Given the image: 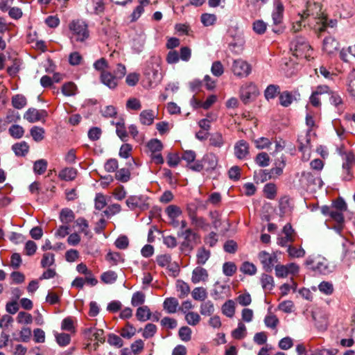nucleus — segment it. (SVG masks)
I'll return each instance as SVG.
<instances>
[{
  "label": "nucleus",
  "instance_id": "f257e3e1",
  "mask_svg": "<svg viewBox=\"0 0 355 355\" xmlns=\"http://www.w3.org/2000/svg\"><path fill=\"white\" fill-rule=\"evenodd\" d=\"M161 61L157 57H151L146 64L144 69V76L148 80L149 85H157L162 78L161 71Z\"/></svg>",
  "mask_w": 355,
  "mask_h": 355
},
{
  "label": "nucleus",
  "instance_id": "f03ea898",
  "mask_svg": "<svg viewBox=\"0 0 355 355\" xmlns=\"http://www.w3.org/2000/svg\"><path fill=\"white\" fill-rule=\"evenodd\" d=\"M69 28L72 33V39L77 42H83L89 36L88 26L83 20H73L69 24Z\"/></svg>",
  "mask_w": 355,
  "mask_h": 355
},
{
  "label": "nucleus",
  "instance_id": "7ed1b4c3",
  "mask_svg": "<svg viewBox=\"0 0 355 355\" xmlns=\"http://www.w3.org/2000/svg\"><path fill=\"white\" fill-rule=\"evenodd\" d=\"M304 264L309 269L320 275H327L331 272L328 261L324 258L309 257Z\"/></svg>",
  "mask_w": 355,
  "mask_h": 355
},
{
  "label": "nucleus",
  "instance_id": "20e7f679",
  "mask_svg": "<svg viewBox=\"0 0 355 355\" xmlns=\"http://www.w3.org/2000/svg\"><path fill=\"white\" fill-rule=\"evenodd\" d=\"M290 49L293 51V55L296 57L304 56L306 58L310 56L309 51H311L310 44L302 37H297L293 40L291 42Z\"/></svg>",
  "mask_w": 355,
  "mask_h": 355
},
{
  "label": "nucleus",
  "instance_id": "39448f33",
  "mask_svg": "<svg viewBox=\"0 0 355 355\" xmlns=\"http://www.w3.org/2000/svg\"><path fill=\"white\" fill-rule=\"evenodd\" d=\"M178 236L184 239V241L181 243L182 249L191 251L198 238V234L191 228H187L184 230H180L178 232Z\"/></svg>",
  "mask_w": 355,
  "mask_h": 355
},
{
  "label": "nucleus",
  "instance_id": "423d86ee",
  "mask_svg": "<svg viewBox=\"0 0 355 355\" xmlns=\"http://www.w3.org/2000/svg\"><path fill=\"white\" fill-rule=\"evenodd\" d=\"M259 94L257 86L250 83L243 85L240 89V98L241 101L248 104L253 101Z\"/></svg>",
  "mask_w": 355,
  "mask_h": 355
},
{
  "label": "nucleus",
  "instance_id": "0eeeda50",
  "mask_svg": "<svg viewBox=\"0 0 355 355\" xmlns=\"http://www.w3.org/2000/svg\"><path fill=\"white\" fill-rule=\"evenodd\" d=\"M258 258L263 266V270L267 272H272L274 265L277 263V257L275 253L270 254L266 251H261Z\"/></svg>",
  "mask_w": 355,
  "mask_h": 355
},
{
  "label": "nucleus",
  "instance_id": "6e6552de",
  "mask_svg": "<svg viewBox=\"0 0 355 355\" xmlns=\"http://www.w3.org/2000/svg\"><path fill=\"white\" fill-rule=\"evenodd\" d=\"M251 66L242 59L235 60L232 66L233 73L239 77H247L251 73Z\"/></svg>",
  "mask_w": 355,
  "mask_h": 355
},
{
  "label": "nucleus",
  "instance_id": "1a4fd4ad",
  "mask_svg": "<svg viewBox=\"0 0 355 355\" xmlns=\"http://www.w3.org/2000/svg\"><path fill=\"white\" fill-rule=\"evenodd\" d=\"M147 200L148 198L143 195L130 196L126 200V205L131 209H135L137 207L145 209L148 207Z\"/></svg>",
  "mask_w": 355,
  "mask_h": 355
},
{
  "label": "nucleus",
  "instance_id": "9d476101",
  "mask_svg": "<svg viewBox=\"0 0 355 355\" xmlns=\"http://www.w3.org/2000/svg\"><path fill=\"white\" fill-rule=\"evenodd\" d=\"M48 116V113L44 110H37L31 107L24 114V119L27 120L30 123H35L44 119Z\"/></svg>",
  "mask_w": 355,
  "mask_h": 355
},
{
  "label": "nucleus",
  "instance_id": "9b49d317",
  "mask_svg": "<svg viewBox=\"0 0 355 355\" xmlns=\"http://www.w3.org/2000/svg\"><path fill=\"white\" fill-rule=\"evenodd\" d=\"M338 150L344 159L343 168L347 174H349L351 168L355 166V155L352 152H343L341 148H338Z\"/></svg>",
  "mask_w": 355,
  "mask_h": 355
},
{
  "label": "nucleus",
  "instance_id": "f8f14e48",
  "mask_svg": "<svg viewBox=\"0 0 355 355\" xmlns=\"http://www.w3.org/2000/svg\"><path fill=\"white\" fill-rule=\"evenodd\" d=\"M284 8L280 0L274 1V10L272 13L273 24L278 25L282 23Z\"/></svg>",
  "mask_w": 355,
  "mask_h": 355
},
{
  "label": "nucleus",
  "instance_id": "ddd939ff",
  "mask_svg": "<svg viewBox=\"0 0 355 355\" xmlns=\"http://www.w3.org/2000/svg\"><path fill=\"white\" fill-rule=\"evenodd\" d=\"M234 154L239 159H245L249 154V144L245 140H239L234 146Z\"/></svg>",
  "mask_w": 355,
  "mask_h": 355
},
{
  "label": "nucleus",
  "instance_id": "4468645a",
  "mask_svg": "<svg viewBox=\"0 0 355 355\" xmlns=\"http://www.w3.org/2000/svg\"><path fill=\"white\" fill-rule=\"evenodd\" d=\"M101 81L110 89H114L118 85V80L109 71H101Z\"/></svg>",
  "mask_w": 355,
  "mask_h": 355
},
{
  "label": "nucleus",
  "instance_id": "2eb2a0df",
  "mask_svg": "<svg viewBox=\"0 0 355 355\" xmlns=\"http://www.w3.org/2000/svg\"><path fill=\"white\" fill-rule=\"evenodd\" d=\"M208 278V272L206 269L198 266L192 272L191 282L193 284H198L200 282H205Z\"/></svg>",
  "mask_w": 355,
  "mask_h": 355
},
{
  "label": "nucleus",
  "instance_id": "dca6fc26",
  "mask_svg": "<svg viewBox=\"0 0 355 355\" xmlns=\"http://www.w3.org/2000/svg\"><path fill=\"white\" fill-rule=\"evenodd\" d=\"M315 18H318L319 21L318 24H321V26L318 28V32L322 33L325 31L327 26L334 28L337 24L336 19H331L327 22V18L323 13H317Z\"/></svg>",
  "mask_w": 355,
  "mask_h": 355
},
{
  "label": "nucleus",
  "instance_id": "f3484780",
  "mask_svg": "<svg viewBox=\"0 0 355 355\" xmlns=\"http://www.w3.org/2000/svg\"><path fill=\"white\" fill-rule=\"evenodd\" d=\"M339 43L332 37H325L323 40V50L328 54L334 53L338 50Z\"/></svg>",
  "mask_w": 355,
  "mask_h": 355
},
{
  "label": "nucleus",
  "instance_id": "a211bd4d",
  "mask_svg": "<svg viewBox=\"0 0 355 355\" xmlns=\"http://www.w3.org/2000/svg\"><path fill=\"white\" fill-rule=\"evenodd\" d=\"M179 306L178 300L175 297H167L163 303L164 309L168 313H174L177 311Z\"/></svg>",
  "mask_w": 355,
  "mask_h": 355
},
{
  "label": "nucleus",
  "instance_id": "6ab92c4d",
  "mask_svg": "<svg viewBox=\"0 0 355 355\" xmlns=\"http://www.w3.org/2000/svg\"><path fill=\"white\" fill-rule=\"evenodd\" d=\"M155 117V114L153 110H143L139 115L140 122L143 125H151Z\"/></svg>",
  "mask_w": 355,
  "mask_h": 355
},
{
  "label": "nucleus",
  "instance_id": "aec40b11",
  "mask_svg": "<svg viewBox=\"0 0 355 355\" xmlns=\"http://www.w3.org/2000/svg\"><path fill=\"white\" fill-rule=\"evenodd\" d=\"M151 311L148 306H139L137 309L136 317L140 322H145L151 318Z\"/></svg>",
  "mask_w": 355,
  "mask_h": 355
},
{
  "label": "nucleus",
  "instance_id": "412c9836",
  "mask_svg": "<svg viewBox=\"0 0 355 355\" xmlns=\"http://www.w3.org/2000/svg\"><path fill=\"white\" fill-rule=\"evenodd\" d=\"M77 170L73 168H65L60 171L58 177L64 181H71L76 178Z\"/></svg>",
  "mask_w": 355,
  "mask_h": 355
},
{
  "label": "nucleus",
  "instance_id": "4be33fe9",
  "mask_svg": "<svg viewBox=\"0 0 355 355\" xmlns=\"http://www.w3.org/2000/svg\"><path fill=\"white\" fill-rule=\"evenodd\" d=\"M310 132L311 130H308L304 135H302L298 137L300 144L298 148L301 152H306L310 148Z\"/></svg>",
  "mask_w": 355,
  "mask_h": 355
},
{
  "label": "nucleus",
  "instance_id": "5701e85b",
  "mask_svg": "<svg viewBox=\"0 0 355 355\" xmlns=\"http://www.w3.org/2000/svg\"><path fill=\"white\" fill-rule=\"evenodd\" d=\"M12 149L17 156L24 157L28 153L29 146L26 141H21L14 144L12 146Z\"/></svg>",
  "mask_w": 355,
  "mask_h": 355
},
{
  "label": "nucleus",
  "instance_id": "b1692460",
  "mask_svg": "<svg viewBox=\"0 0 355 355\" xmlns=\"http://www.w3.org/2000/svg\"><path fill=\"white\" fill-rule=\"evenodd\" d=\"M272 178V176L270 170L260 169L258 171H255L254 173V179L257 183H263L268 180H270Z\"/></svg>",
  "mask_w": 355,
  "mask_h": 355
},
{
  "label": "nucleus",
  "instance_id": "393cba45",
  "mask_svg": "<svg viewBox=\"0 0 355 355\" xmlns=\"http://www.w3.org/2000/svg\"><path fill=\"white\" fill-rule=\"evenodd\" d=\"M261 284L263 289L265 291H271L275 286L273 277L265 273L261 275Z\"/></svg>",
  "mask_w": 355,
  "mask_h": 355
},
{
  "label": "nucleus",
  "instance_id": "a878e982",
  "mask_svg": "<svg viewBox=\"0 0 355 355\" xmlns=\"http://www.w3.org/2000/svg\"><path fill=\"white\" fill-rule=\"evenodd\" d=\"M75 218L73 211L70 209H62L60 214V219L62 223L69 224Z\"/></svg>",
  "mask_w": 355,
  "mask_h": 355
},
{
  "label": "nucleus",
  "instance_id": "bb28decb",
  "mask_svg": "<svg viewBox=\"0 0 355 355\" xmlns=\"http://www.w3.org/2000/svg\"><path fill=\"white\" fill-rule=\"evenodd\" d=\"M222 313L228 318H232L235 313V304L233 300H229L222 306Z\"/></svg>",
  "mask_w": 355,
  "mask_h": 355
},
{
  "label": "nucleus",
  "instance_id": "cd10ccee",
  "mask_svg": "<svg viewBox=\"0 0 355 355\" xmlns=\"http://www.w3.org/2000/svg\"><path fill=\"white\" fill-rule=\"evenodd\" d=\"M47 164V161L44 159L35 161L33 164L34 173L37 175H42L46 171Z\"/></svg>",
  "mask_w": 355,
  "mask_h": 355
},
{
  "label": "nucleus",
  "instance_id": "c85d7f7f",
  "mask_svg": "<svg viewBox=\"0 0 355 355\" xmlns=\"http://www.w3.org/2000/svg\"><path fill=\"white\" fill-rule=\"evenodd\" d=\"M26 98L22 94H16L12 98V105L16 109H22L26 106Z\"/></svg>",
  "mask_w": 355,
  "mask_h": 355
},
{
  "label": "nucleus",
  "instance_id": "c756f323",
  "mask_svg": "<svg viewBox=\"0 0 355 355\" xmlns=\"http://www.w3.org/2000/svg\"><path fill=\"white\" fill-rule=\"evenodd\" d=\"M210 255L209 250H206L205 248H200L196 254L197 263L204 265L210 257Z\"/></svg>",
  "mask_w": 355,
  "mask_h": 355
},
{
  "label": "nucleus",
  "instance_id": "7c9ffc66",
  "mask_svg": "<svg viewBox=\"0 0 355 355\" xmlns=\"http://www.w3.org/2000/svg\"><path fill=\"white\" fill-rule=\"evenodd\" d=\"M44 129L39 126H33L30 133L34 141L39 142L41 141L44 137Z\"/></svg>",
  "mask_w": 355,
  "mask_h": 355
},
{
  "label": "nucleus",
  "instance_id": "2f4dec72",
  "mask_svg": "<svg viewBox=\"0 0 355 355\" xmlns=\"http://www.w3.org/2000/svg\"><path fill=\"white\" fill-rule=\"evenodd\" d=\"M209 143L211 146L216 148H220L224 144L223 135L220 132H214L211 135L209 138Z\"/></svg>",
  "mask_w": 355,
  "mask_h": 355
},
{
  "label": "nucleus",
  "instance_id": "473e14b6",
  "mask_svg": "<svg viewBox=\"0 0 355 355\" xmlns=\"http://www.w3.org/2000/svg\"><path fill=\"white\" fill-rule=\"evenodd\" d=\"M246 335V327L245 324L240 322L238 324V327L232 331V336L234 338L237 340L243 339Z\"/></svg>",
  "mask_w": 355,
  "mask_h": 355
},
{
  "label": "nucleus",
  "instance_id": "72a5a7b5",
  "mask_svg": "<svg viewBox=\"0 0 355 355\" xmlns=\"http://www.w3.org/2000/svg\"><path fill=\"white\" fill-rule=\"evenodd\" d=\"M191 224L196 227L202 229L207 231L209 227V224L207 222L206 219L201 216H196L191 220Z\"/></svg>",
  "mask_w": 355,
  "mask_h": 355
},
{
  "label": "nucleus",
  "instance_id": "f704fd0d",
  "mask_svg": "<svg viewBox=\"0 0 355 355\" xmlns=\"http://www.w3.org/2000/svg\"><path fill=\"white\" fill-rule=\"evenodd\" d=\"M287 252L291 258H300L305 255V250L302 248H297L291 245H288Z\"/></svg>",
  "mask_w": 355,
  "mask_h": 355
},
{
  "label": "nucleus",
  "instance_id": "c9c22d12",
  "mask_svg": "<svg viewBox=\"0 0 355 355\" xmlns=\"http://www.w3.org/2000/svg\"><path fill=\"white\" fill-rule=\"evenodd\" d=\"M115 178L121 182H127L130 179V172L128 168H122L116 171Z\"/></svg>",
  "mask_w": 355,
  "mask_h": 355
},
{
  "label": "nucleus",
  "instance_id": "e433bc0d",
  "mask_svg": "<svg viewBox=\"0 0 355 355\" xmlns=\"http://www.w3.org/2000/svg\"><path fill=\"white\" fill-rule=\"evenodd\" d=\"M203 162L207 164V170H214L217 166L218 159L215 155L211 153L204 156Z\"/></svg>",
  "mask_w": 355,
  "mask_h": 355
},
{
  "label": "nucleus",
  "instance_id": "4c0bfd02",
  "mask_svg": "<svg viewBox=\"0 0 355 355\" xmlns=\"http://www.w3.org/2000/svg\"><path fill=\"white\" fill-rule=\"evenodd\" d=\"M147 146L152 153H159L163 148L162 143L161 142L160 140H159L157 139H150L148 142Z\"/></svg>",
  "mask_w": 355,
  "mask_h": 355
},
{
  "label": "nucleus",
  "instance_id": "58836bf2",
  "mask_svg": "<svg viewBox=\"0 0 355 355\" xmlns=\"http://www.w3.org/2000/svg\"><path fill=\"white\" fill-rule=\"evenodd\" d=\"M255 162L261 167L268 166L270 164L269 155L264 152L260 153L256 156Z\"/></svg>",
  "mask_w": 355,
  "mask_h": 355
},
{
  "label": "nucleus",
  "instance_id": "ea45409f",
  "mask_svg": "<svg viewBox=\"0 0 355 355\" xmlns=\"http://www.w3.org/2000/svg\"><path fill=\"white\" fill-rule=\"evenodd\" d=\"M146 299L145 294L141 291H137L133 293L131 299V304L133 306H137L144 303Z\"/></svg>",
  "mask_w": 355,
  "mask_h": 355
},
{
  "label": "nucleus",
  "instance_id": "a19ab883",
  "mask_svg": "<svg viewBox=\"0 0 355 355\" xmlns=\"http://www.w3.org/2000/svg\"><path fill=\"white\" fill-rule=\"evenodd\" d=\"M165 211L170 218H177L182 213L180 208L175 205L168 206Z\"/></svg>",
  "mask_w": 355,
  "mask_h": 355
},
{
  "label": "nucleus",
  "instance_id": "79ce46f5",
  "mask_svg": "<svg viewBox=\"0 0 355 355\" xmlns=\"http://www.w3.org/2000/svg\"><path fill=\"white\" fill-rule=\"evenodd\" d=\"M76 86L73 83H64L62 87V92L66 96H71L76 94Z\"/></svg>",
  "mask_w": 355,
  "mask_h": 355
},
{
  "label": "nucleus",
  "instance_id": "37998d69",
  "mask_svg": "<svg viewBox=\"0 0 355 355\" xmlns=\"http://www.w3.org/2000/svg\"><path fill=\"white\" fill-rule=\"evenodd\" d=\"M266 28L267 24L263 20L258 19L254 21L252 24V29L257 34L263 35L265 33Z\"/></svg>",
  "mask_w": 355,
  "mask_h": 355
},
{
  "label": "nucleus",
  "instance_id": "c03bdc74",
  "mask_svg": "<svg viewBox=\"0 0 355 355\" xmlns=\"http://www.w3.org/2000/svg\"><path fill=\"white\" fill-rule=\"evenodd\" d=\"M279 321L277 317L274 314L267 315L264 318L265 325L270 329H275L278 325Z\"/></svg>",
  "mask_w": 355,
  "mask_h": 355
},
{
  "label": "nucleus",
  "instance_id": "a18cd8bd",
  "mask_svg": "<svg viewBox=\"0 0 355 355\" xmlns=\"http://www.w3.org/2000/svg\"><path fill=\"white\" fill-rule=\"evenodd\" d=\"M200 313L203 315H211L214 312V306L211 301L203 302L200 305Z\"/></svg>",
  "mask_w": 355,
  "mask_h": 355
},
{
  "label": "nucleus",
  "instance_id": "49530a36",
  "mask_svg": "<svg viewBox=\"0 0 355 355\" xmlns=\"http://www.w3.org/2000/svg\"><path fill=\"white\" fill-rule=\"evenodd\" d=\"M55 263V256L52 253H44L41 260V266L46 268L53 266Z\"/></svg>",
  "mask_w": 355,
  "mask_h": 355
},
{
  "label": "nucleus",
  "instance_id": "de8ad7c7",
  "mask_svg": "<svg viewBox=\"0 0 355 355\" xmlns=\"http://www.w3.org/2000/svg\"><path fill=\"white\" fill-rule=\"evenodd\" d=\"M329 95L330 96L329 101L331 105L339 108L343 104V98L338 92L331 90Z\"/></svg>",
  "mask_w": 355,
  "mask_h": 355
},
{
  "label": "nucleus",
  "instance_id": "09e8293b",
  "mask_svg": "<svg viewBox=\"0 0 355 355\" xmlns=\"http://www.w3.org/2000/svg\"><path fill=\"white\" fill-rule=\"evenodd\" d=\"M293 100V96L289 92L285 91L280 94L279 102L282 106H289L292 103Z\"/></svg>",
  "mask_w": 355,
  "mask_h": 355
},
{
  "label": "nucleus",
  "instance_id": "8fccbe9b",
  "mask_svg": "<svg viewBox=\"0 0 355 355\" xmlns=\"http://www.w3.org/2000/svg\"><path fill=\"white\" fill-rule=\"evenodd\" d=\"M157 332V327L153 323H148L144 329L142 336L144 338H150L154 336Z\"/></svg>",
  "mask_w": 355,
  "mask_h": 355
},
{
  "label": "nucleus",
  "instance_id": "3c124183",
  "mask_svg": "<svg viewBox=\"0 0 355 355\" xmlns=\"http://www.w3.org/2000/svg\"><path fill=\"white\" fill-rule=\"evenodd\" d=\"M187 322L191 326L196 325L200 320V316L196 312H188L185 315Z\"/></svg>",
  "mask_w": 355,
  "mask_h": 355
},
{
  "label": "nucleus",
  "instance_id": "603ef678",
  "mask_svg": "<svg viewBox=\"0 0 355 355\" xmlns=\"http://www.w3.org/2000/svg\"><path fill=\"white\" fill-rule=\"evenodd\" d=\"M191 295L194 300L203 301L207 297V291L202 287H197L193 290Z\"/></svg>",
  "mask_w": 355,
  "mask_h": 355
},
{
  "label": "nucleus",
  "instance_id": "864d4df0",
  "mask_svg": "<svg viewBox=\"0 0 355 355\" xmlns=\"http://www.w3.org/2000/svg\"><path fill=\"white\" fill-rule=\"evenodd\" d=\"M263 192L268 199H274L276 196V187L272 183H268L263 188Z\"/></svg>",
  "mask_w": 355,
  "mask_h": 355
},
{
  "label": "nucleus",
  "instance_id": "5fc2aeb1",
  "mask_svg": "<svg viewBox=\"0 0 355 355\" xmlns=\"http://www.w3.org/2000/svg\"><path fill=\"white\" fill-rule=\"evenodd\" d=\"M241 271H242L244 274H247L249 275H255L257 272L256 266L248 261H245L243 263L240 268Z\"/></svg>",
  "mask_w": 355,
  "mask_h": 355
},
{
  "label": "nucleus",
  "instance_id": "6e6d98bb",
  "mask_svg": "<svg viewBox=\"0 0 355 355\" xmlns=\"http://www.w3.org/2000/svg\"><path fill=\"white\" fill-rule=\"evenodd\" d=\"M9 133L10 135L16 139H19L23 137L24 133V128L19 125H12L9 128Z\"/></svg>",
  "mask_w": 355,
  "mask_h": 355
},
{
  "label": "nucleus",
  "instance_id": "4d7b16f0",
  "mask_svg": "<svg viewBox=\"0 0 355 355\" xmlns=\"http://www.w3.org/2000/svg\"><path fill=\"white\" fill-rule=\"evenodd\" d=\"M117 279V275L114 271L105 272L101 275V280L105 284H113Z\"/></svg>",
  "mask_w": 355,
  "mask_h": 355
},
{
  "label": "nucleus",
  "instance_id": "13d9d810",
  "mask_svg": "<svg viewBox=\"0 0 355 355\" xmlns=\"http://www.w3.org/2000/svg\"><path fill=\"white\" fill-rule=\"evenodd\" d=\"M178 291L180 292V298H184L188 295L190 292V288L188 284L183 281H178L177 284Z\"/></svg>",
  "mask_w": 355,
  "mask_h": 355
},
{
  "label": "nucleus",
  "instance_id": "bf43d9fd",
  "mask_svg": "<svg viewBox=\"0 0 355 355\" xmlns=\"http://www.w3.org/2000/svg\"><path fill=\"white\" fill-rule=\"evenodd\" d=\"M107 343L110 345L115 346L118 348H120L123 345V340L114 334H110L108 335Z\"/></svg>",
  "mask_w": 355,
  "mask_h": 355
},
{
  "label": "nucleus",
  "instance_id": "052dcab7",
  "mask_svg": "<svg viewBox=\"0 0 355 355\" xmlns=\"http://www.w3.org/2000/svg\"><path fill=\"white\" fill-rule=\"evenodd\" d=\"M17 320L20 324H28L32 323L33 317L30 313H28L24 311H20L18 313Z\"/></svg>",
  "mask_w": 355,
  "mask_h": 355
},
{
  "label": "nucleus",
  "instance_id": "680f3d73",
  "mask_svg": "<svg viewBox=\"0 0 355 355\" xmlns=\"http://www.w3.org/2000/svg\"><path fill=\"white\" fill-rule=\"evenodd\" d=\"M212 74L216 77H219L224 73V68L220 61H215L213 62L211 68Z\"/></svg>",
  "mask_w": 355,
  "mask_h": 355
},
{
  "label": "nucleus",
  "instance_id": "e2e57ef3",
  "mask_svg": "<svg viewBox=\"0 0 355 355\" xmlns=\"http://www.w3.org/2000/svg\"><path fill=\"white\" fill-rule=\"evenodd\" d=\"M116 247L120 250H125L129 245L128 238L125 235L119 236L114 242Z\"/></svg>",
  "mask_w": 355,
  "mask_h": 355
},
{
  "label": "nucleus",
  "instance_id": "0e129e2a",
  "mask_svg": "<svg viewBox=\"0 0 355 355\" xmlns=\"http://www.w3.org/2000/svg\"><path fill=\"white\" fill-rule=\"evenodd\" d=\"M180 339L184 342H187L191 338V329L188 327H182L178 332Z\"/></svg>",
  "mask_w": 355,
  "mask_h": 355
},
{
  "label": "nucleus",
  "instance_id": "69168bd1",
  "mask_svg": "<svg viewBox=\"0 0 355 355\" xmlns=\"http://www.w3.org/2000/svg\"><path fill=\"white\" fill-rule=\"evenodd\" d=\"M118 161L114 158H110L105 163L104 168L108 173L114 172L118 168Z\"/></svg>",
  "mask_w": 355,
  "mask_h": 355
},
{
  "label": "nucleus",
  "instance_id": "338daca9",
  "mask_svg": "<svg viewBox=\"0 0 355 355\" xmlns=\"http://www.w3.org/2000/svg\"><path fill=\"white\" fill-rule=\"evenodd\" d=\"M348 82L347 90L350 96L355 99V71L349 73Z\"/></svg>",
  "mask_w": 355,
  "mask_h": 355
},
{
  "label": "nucleus",
  "instance_id": "774afa93",
  "mask_svg": "<svg viewBox=\"0 0 355 355\" xmlns=\"http://www.w3.org/2000/svg\"><path fill=\"white\" fill-rule=\"evenodd\" d=\"M336 349H315L310 354V355H336L338 353Z\"/></svg>",
  "mask_w": 355,
  "mask_h": 355
}]
</instances>
